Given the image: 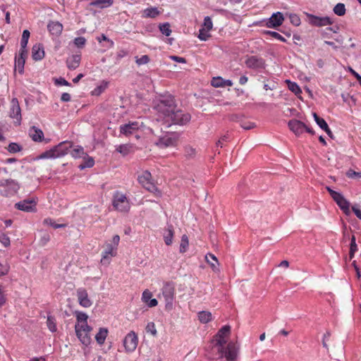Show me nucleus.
<instances>
[{"instance_id": "nucleus-1", "label": "nucleus", "mask_w": 361, "mask_h": 361, "mask_svg": "<svg viewBox=\"0 0 361 361\" xmlns=\"http://www.w3.org/2000/svg\"><path fill=\"white\" fill-rule=\"evenodd\" d=\"M231 333V326L225 325L222 326L214 336L212 339L213 348L216 349L220 357H225L228 361H234L237 357V348L233 342L228 343L224 348V345L227 343V338Z\"/></svg>"}, {"instance_id": "nucleus-2", "label": "nucleus", "mask_w": 361, "mask_h": 361, "mask_svg": "<svg viewBox=\"0 0 361 361\" xmlns=\"http://www.w3.org/2000/svg\"><path fill=\"white\" fill-rule=\"evenodd\" d=\"M178 107L176 99L171 94L162 95L154 105V109L163 116L164 121Z\"/></svg>"}, {"instance_id": "nucleus-3", "label": "nucleus", "mask_w": 361, "mask_h": 361, "mask_svg": "<svg viewBox=\"0 0 361 361\" xmlns=\"http://www.w3.org/2000/svg\"><path fill=\"white\" fill-rule=\"evenodd\" d=\"M191 120V115L189 113H185L178 107L165 120L167 127L172 125L185 126Z\"/></svg>"}, {"instance_id": "nucleus-4", "label": "nucleus", "mask_w": 361, "mask_h": 361, "mask_svg": "<svg viewBox=\"0 0 361 361\" xmlns=\"http://www.w3.org/2000/svg\"><path fill=\"white\" fill-rule=\"evenodd\" d=\"M0 194L4 197H12L20 189L19 183L11 178L0 180Z\"/></svg>"}, {"instance_id": "nucleus-5", "label": "nucleus", "mask_w": 361, "mask_h": 361, "mask_svg": "<svg viewBox=\"0 0 361 361\" xmlns=\"http://www.w3.org/2000/svg\"><path fill=\"white\" fill-rule=\"evenodd\" d=\"M151 173L145 171L141 176H138V182L149 192H152L157 197H161V192L155 184L151 181Z\"/></svg>"}, {"instance_id": "nucleus-6", "label": "nucleus", "mask_w": 361, "mask_h": 361, "mask_svg": "<svg viewBox=\"0 0 361 361\" xmlns=\"http://www.w3.org/2000/svg\"><path fill=\"white\" fill-rule=\"evenodd\" d=\"M161 292L165 301L166 310H172L175 295L174 283L173 282L165 283L162 288Z\"/></svg>"}, {"instance_id": "nucleus-7", "label": "nucleus", "mask_w": 361, "mask_h": 361, "mask_svg": "<svg viewBox=\"0 0 361 361\" xmlns=\"http://www.w3.org/2000/svg\"><path fill=\"white\" fill-rule=\"evenodd\" d=\"M178 138V133L167 132L164 135L159 137L155 144L159 148L175 147L177 145Z\"/></svg>"}, {"instance_id": "nucleus-8", "label": "nucleus", "mask_w": 361, "mask_h": 361, "mask_svg": "<svg viewBox=\"0 0 361 361\" xmlns=\"http://www.w3.org/2000/svg\"><path fill=\"white\" fill-rule=\"evenodd\" d=\"M326 190L343 213L346 215L350 214V203L345 200L343 195L341 193L332 190L329 187H327Z\"/></svg>"}, {"instance_id": "nucleus-9", "label": "nucleus", "mask_w": 361, "mask_h": 361, "mask_svg": "<svg viewBox=\"0 0 361 361\" xmlns=\"http://www.w3.org/2000/svg\"><path fill=\"white\" fill-rule=\"evenodd\" d=\"M113 206L116 209L122 212H128L130 209V205L126 196L125 195L120 194L118 192H116L114 195Z\"/></svg>"}, {"instance_id": "nucleus-10", "label": "nucleus", "mask_w": 361, "mask_h": 361, "mask_svg": "<svg viewBox=\"0 0 361 361\" xmlns=\"http://www.w3.org/2000/svg\"><path fill=\"white\" fill-rule=\"evenodd\" d=\"M15 208L25 212H35L37 211V200L35 198H27L15 204Z\"/></svg>"}, {"instance_id": "nucleus-11", "label": "nucleus", "mask_w": 361, "mask_h": 361, "mask_svg": "<svg viewBox=\"0 0 361 361\" xmlns=\"http://www.w3.org/2000/svg\"><path fill=\"white\" fill-rule=\"evenodd\" d=\"M138 343V338L135 331H131L129 332L123 339V345L126 352H133Z\"/></svg>"}, {"instance_id": "nucleus-12", "label": "nucleus", "mask_w": 361, "mask_h": 361, "mask_svg": "<svg viewBox=\"0 0 361 361\" xmlns=\"http://www.w3.org/2000/svg\"><path fill=\"white\" fill-rule=\"evenodd\" d=\"M119 128L120 133L126 137L135 135L136 138L138 139L140 137V136L137 135V132L139 130V123L136 121L121 125Z\"/></svg>"}, {"instance_id": "nucleus-13", "label": "nucleus", "mask_w": 361, "mask_h": 361, "mask_svg": "<svg viewBox=\"0 0 361 361\" xmlns=\"http://www.w3.org/2000/svg\"><path fill=\"white\" fill-rule=\"evenodd\" d=\"M10 117L16 119L18 125L20 124L22 120L21 109L17 98L14 97L11 102Z\"/></svg>"}, {"instance_id": "nucleus-14", "label": "nucleus", "mask_w": 361, "mask_h": 361, "mask_svg": "<svg viewBox=\"0 0 361 361\" xmlns=\"http://www.w3.org/2000/svg\"><path fill=\"white\" fill-rule=\"evenodd\" d=\"M78 300L80 306L83 307H90L92 306V302L88 298V293L85 288H79L76 291Z\"/></svg>"}, {"instance_id": "nucleus-15", "label": "nucleus", "mask_w": 361, "mask_h": 361, "mask_svg": "<svg viewBox=\"0 0 361 361\" xmlns=\"http://www.w3.org/2000/svg\"><path fill=\"white\" fill-rule=\"evenodd\" d=\"M288 127L290 130L296 135L300 136L302 134L305 129L306 125L300 121L296 119H292L289 121Z\"/></svg>"}, {"instance_id": "nucleus-16", "label": "nucleus", "mask_w": 361, "mask_h": 361, "mask_svg": "<svg viewBox=\"0 0 361 361\" xmlns=\"http://www.w3.org/2000/svg\"><path fill=\"white\" fill-rule=\"evenodd\" d=\"M72 146L71 142L64 141L54 147L56 157H61L67 154L71 151Z\"/></svg>"}, {"instance_id": "nucleus-17", "label": "nucleus", "mask_w": 361, "mask_h": 361, "mask_svg": "<svg viewBox=\"0 0 361 361\" xmlns=\"http://www.w3.org/2000/svg\"><path fill=\"white\" fill-rule=\"evenodd\" d=\"M310 23L317 27H322L332 25L333 21L329 17H318L313 15L309 16Z\"/></svg>"}, {"instance_id": "nucleus-18", "label": "nucleus", "mask_w": 361, "mask_h": 361, "mask_svg": "<svg viewBox=\"0 0 361 361\" xmlns=\"http://www.w3.org/2000/svg\"><path fill=\"white\" fill-rule=\"evenodd\" d=\"M284 20L283 14L281 12L274 13L268 20L267 26L270 28H276L282 25Z\"/></svg>"}, {"instance_id": "nucleus-19", "label": "nucleus", "mask_w": 361, "mask_h": 361, "mask_svg": "<svg viewBox=\"0 0 361 361\" xmlns=\"http://www.w3.org/2000/svg\"><path fill=\"white\" fill-rule=\"evenodd\" d=\"M27 55V51L20 50L19 56L18 57H15V68H18L20 74H23L24 73V66Z\"/></svg>"}, {"instance_id": "nucleus-20", "label": "nucleus", "mask_w": 361, "mask_h": 361, "mask_svg": "<svg viewBox=\"0 0 361 361\" xmlns=\"http://www.w3.org/2000/svg\"><path fill=\"white\" fill-rule=\"evenodd\" d=\"M45 53L42 44H35L32 48V58L34 61H41L44 57Z\"/></svg>"}, {"instance_id": "nucleus-21", "label": "nucleus", "mask_w": 361, "mask_h": 361, "mask_svg": "<svg viewBox=\"0 0 361 361\" xmlns=\"http://www.w3.org/2000/svg\"><path fill=\"white\" fill-rule=\"evenodd\" d=\"M63 25L59 21L51 20L48 23L47 29L51 35L59 37L63 31Z\"/></svg>"}, {"instance_id": "nucleus-22", "label": "nucleus", "mask_w": 361, "mask_h": 361, "mask_svg": "<svg viewBox=\"0 0 361 361\" xmlns=\"http://www.w3.org/2000/svg\"><path fill=\"white\" fill-rule=\"evenodd\" d=\"M250 68L263 70L265 68V61L259 56H250Z\"/></svg>"}, {"instance_id": "nucleus-23", "label": "nucleus", "mask_w": 361, "mask_h": 361, "mask_svg": "<svg viewBox=\"0 0 361 361\" xmlns=\"http://www.w3.org/2000/svg\"><path fill=\"white\" fill-rule=\"evenodd\" d=\"M152 293L146 289L143 291L142 295V300L149 307H154L157 305L158 301L155 298H152Z\"/></svg>"}, {"instance_id": "nucleus-24", "label": "nucleus", "mask_w": 361, "mask_h": 361, "mask_svg": "<svg viewBox=\"0 0 361 361\" xmlns=\"http://www.w3.org/2000/svg\"><path fill=\"white\" fill-rule=\"evenodd\" d=\"M29 135L34 142H39L44 140L43 131L35 126L30 128L29 130Z\"/></svg>"}, {"instance_id": "nucleus-25", "label": "nucleus", "mask_w": 361, "mask_h": 361, "mask_svg": "<svg viewBox=\"0 0 361 361\" xmlns=\"http://www.w3.org/2000/svg\"><path fill=\"white\" fill-rule=\"evenodd\" d=\"M81 56L79 54H74L66 60V66L68 69L75 70L79 66Z\"/></svg>"}, {"instance_id": "nucleus-26", "label": "nucleus", "mask_w": 361, "mask_h": 361, "mask_svg": "<svg viewBox=\"0 0 361 361\" xmlns=\"http://www.w3.org/2000/svg\"><path fill=\"white\" fill-rule=\"evenodd\" d=\"M313 117L314 118L315 122L323 130H324L328 135L331 136V130L329 128L328 124L325 121V120L322 118H320L316 113H313Z\"/></svg>"}, {"instance_id": "nucleus-27", "label": "nucleus", "mask_w": 361, "mask_h": 361, "mask_svg": "<svg viewBox=\"0 0 361 361\" xmlns=\"http://www.w3.org/2000/svg\"><path fill=\"white\" fill-rule=\"evenodd\" d=\"M173 235V226L171 224H168L164 233V240L166 245H171L172 244Z\"/></svg>"}, {"instance_id": "nucleus-28", "label": "nucleus", "mask_w": 361, "mask_h": 361, "mask_svg": "<svg viewBox=\"0 0 361 361\" xmlns=\"http://www.w3.org/2000/svg\"><path fill=\"white\" fill-rule=\"evenodd\" d=\"M77 337L79 338L80 342L87 346L91 343V337L88 333L85 331H81L80 329H75Z\"/></svg>"}, {"instance_id": "nucleus-29", "label": "nucleus", "mask_w": 361, "mask_h": 361, "mask_svg": "<svg viewBox=\"0 0 361 361\" xmlns=\"http://www.w3.org/2000/svg\"><path fill=\"white\" fill-rule=\"evenodd\" d=\"M109 330L107 328L101 327L98 333L95 335V340L99 345H102L108 336Z\"/></svg>"}, {"instance_id": "nucleus-30", "label": "nucleus", "mask_w": 361, "mask_h": 361, "mask_svg": "<svg viewBox=\"0 0 361 361\" xmlns=\"http://www.w3.org/2000/svg\"><path fill=\"white\" fill-rule=\"evenodd\" d=\"M161 12L158 10L157 7H149L145 8L143 11V15L142 16L144 18H157Z\"/></svg>"}, {"instance_id": "nucleus-31", "label": "nucleus", "mask_w": 361, "mask_h": 361, "mask_svg": "<svg viewBox=\"0 0 361 361\" xmlns=\"http://www.w3.org/2000/svg\"><path fill=\"white\" fill-rule=\"evenodd\" d=\"M205 258H206L207 262L209 264H210L211 267L213 271H219V268L216 266V264L219 265V262H218V259L215 255H214L213 254L209 253L206 255Z\"/></svg>"}, {"instance_id": "nucleus-32", "label": "nucleus", "mask_w": 361, "mask_h": 361, "mask_svg": "<svg viewBox=\"0 0 361 361\" xmlns=\"http://www.w3.org/2000/svg\"><path fill=\"white\" fill-rule=\"evenodd\" d=\"M30 32L28 30H24L22 34V37L20 40V49L24 51H27L26 49L27 44L28 43V39L30 38Z\"/></svg>"}, {"instance_id": "nucleus-33", "label": "nucleus", "mask_w": 361, "mask_h": 361, "mask_svg": "<svg viewBox=\"0 0 361 361\" xmlns=\"http://www.w3.org/2000/svg\"><path fill=\"white\" fill-rule=\"evenodd\" d=\"M109 82L102 80L101 84L97 86L91 92L92 96H99L107 87Z\"/></svg>"}, {"instance_id": "nucleus-34", "label": "nucleus", "mask_w": 361, "mask_h": 361, "mask_svg": "<svg viewBox=\"0 0 361 361\" xmlns=\"http://www.w3.org/2000/svg\"><path fill=\"white\" fill-rule=\"evenodd\" d=\"M113 3L114 0H94L90 4L103 8L111 6Z\"/></svg>"}, {"instance_id": "nucleus-35", "label": "nucleus", "mask_w": 361, "mask_h": 361, "mask_svg": "<svg viewBox=\"0 0 361 361\" xmlns=\"http://www.w3.org/2000/svg\"><path fill=\"white\" fill-rule=\"evenodd\" d=\"M198 319L200 321V322L206 324L212 320V315L209 312L202 311L198 313Z\"/></svg>"}, {"instance_id": "nucleus-36", "label": "nucleus", "mask_w": 361, "mask_h": 361, "mask_svg": "<svg viewBox=\"0 0 361 361\" xmlns=\"http://www.w3.org/2000/svg\"><path fill=\"white\" fill-rule=\"evenodd\" d=\"M233 120L238 123L243 129L248 130V124L244 115L236 114L233 116Z\"/></svg>"}, {"instance_id": "nucleus-37", "label": "nucleus", "mask_w": 361, "mask_h": 361, "mask_svg": "<svg viewBox=\"0 0 361 361\" xmlns=\"http://www.w3.org/2000/svg\"><path fill=\"white\" fill-rule=\"evenodd\" d=\"M47 325L51 332L54 333L57 331L56 322L54 317L51 315L47 316Z\"/></svg>"}, {"instance_id": "nucleus-38", "label": "nucleus", "mask_w": 361, "mask_h": 361, "mask_svg": "<svg viewBox=\"0 0 361 361\" xmlns=\"http://www.w3.org/2000/svg\"><path fill=\"white\" fill-rule=\"evenodd\" d=\"M160 32L165 36L169 37L171 34V25L169 23H160L159 25Z\"/></svg>"}, {"instance_id": "nucleus-39", "label": "nucleus", "mask_w": 361, "mask_h": 361, "mask_svg": "<svg viewBox=\"0 0 361 361\" xmlns=\"http://www.w3.org/2000/svg\"><path fill=\"white\" fill-rule=\"evenodd\" d=\"M288 89L293 92L295 95H299L302 93V90L299 85L294 82H290V80H287Z\"/></svg>"}, {"instance_id": "nucleus-40", "label": "nucleus", "mask_w": 361, "mask_h": 361, "mask_svg": "<svg viewBox=\"0 0 361 361\" xmlns=\"http://www.w3.org/2000/svg\"><path fill=\"white\" fill-rule=\"evenodd\" d=\"M74 314L76 317L78 324H85L87 322L88 316L86 313L80 311H75Z\"/></svg>"}, {"instance_id": "nucleus-41", "label": "nucleus", "mask_w": 361, "mask_h": 361, "mask_svg": "<svg viewBox=\"0 0 361 361\" xmlns=\"http://www.w3.org/2000/svg\"><path fill=\"white\" fill-rule=\"evenodd\" d=\"M188 245H189V241H188V238L186 235H183L182 237H181V241H180V250H179V252L180 253H184L186 252L188 247Z\"/></svg>"}, {"instance_id": "nucleus-42", "label": "nucleus", "mask_w": 361, "mask_h": 361, "mask_svg": "<svg viewBox=\"0 0 361 361\" xmlns=\"http://www.w3.org/2000/svg\"><path fill=\"white\" fill-rule=\"evenodd\" d=\"M43 223H44V224L49 225V226L53 227L54 228H64L66 226V225L64 224H56L54 221V220L51 218L44 219L43 221Z\"/></svg>"}, {"instance_id": "nucleus-43", "label": "nucleus", "mask_w": 361, "mask_h": 361, "mask_svg": "<svg viewBox=\"0 0 361 361\" xmlns=\"http://www.w3.org/2000/svg\"><path fill=\"white\" fill-rule=\"evenodd\" d=\"M334 12L338 16H343L345 13V5L342 3L337 4L334 8Z\"/></svg>"}, {"instance_id": "nucleus-44", "label": "nucleus", "mask_w": 361, "mask_h": 361, "mask_svg": "<svg viewBox=\"0 0 361 361\" xmlns=\"http://www.w3.org/2000/svg\"><path fill=\"white\" fill-rule=\"evenodd\" d=\"M94 164V160L92 157H87V159H85L83 163L79 165V168L80 169H84L85 168H91Z\"/></svg>"}, {"instance_id": "nucleus-45", "label": "nucleus", "mask_w": 361, "mask_h": 361, "mask_svg": "<svg viewBox=\"0 0 361 361\" xmlns=\"http://www.w3.org/2000/svg\"><path fill=\"white\" fill-rule=\"evenodd\" d=\"M23 149V147L21 145L16 142H11L7 147V150L10 153H16L19 152Z\"/></svg>"}, {"instance_id": "nucleus-46", "label": "nucleus", "mask_w": 361, "mask_h": 361, "mask_svg": "<svg viewBox=\"0 0 361 361\" xmlns=\"http://www.w3.org/2000/svg\"><path fill=\"white\" fill-rule=\"evenodd\" d=\"M39 159L57 158L54 147L47 150L39 156Z\"/></svg>"}, {"instance_id": "nucleus-47", "label": "nucleus", "mask_w": 361, "mask_h": 361, "mask_svg": "<svg viewBox=\"0 0 361 361\" xmlns=\"http://www.w3.org/2000/svg\"><path fill=\"white\" fill-rule=\"evenodd\" d=\"M357 246L355 243V237L354 235L352 236L350 245V252L349 257L350 259H353L354 257L355 252L357 251Z\"/></svg>"}, {"instance_id": "nucleus-48", "label": "nucleus", "mask_w": 361, "mask_h": 361, "mask_svg": "<svg viewBox=\"0 0 361 361\" xmlns=\"http://www.w3.org/2000/svg\"><path fill=\"white\" fill-rule=\"evenodd\" d=\"M212 27L213 23L211 18L209 16L204 17L202 29L207 30V31H210Z\"/></svg>"}, {"instance_id": "nucleus-49", "label": "nucleus", "mask_w": 361, "mask_h": 361, "mask_svg": "<svg viewBox=\"0 0 361 361\" xmlns=\"http://www.w3.org/2000/svg\"><path fill=\"white\" fill-rule=\"evenodd\" d=\"M211 85L214 87H224V79L220 77H214L211 81Z\"/></svg>"}, {"instance_id": "nucleus-50", "label": "nucleus", "mask_w": 361, "mask_h": 361, "mask_svg": "<svg viewBox=\"0 0 361 361\" xmlns=\"http://www.w3.org/2000/svg\"><path fill=\"white\" fill-rule=\"evenodd\" d=\"M71 155L74 158H80L85 154L84 149L82 147H78L70 151Z\"/></svg>"}, {"instance_id": "nucleus-51", "label": "nucleus", "mask_w": 361, "mask_h": 361, "mask_svg": "<svg viewBox=\"0 0 361 361\" xmlns=\"http://www.w3.org/2000/svg\"><path fill=\"white\" fill-rule=\"evenodd\" d=\"M229 140H230V136L228 134L221 136L220 137V139L216 142V147L217 148H219V147L222 148L225 145V143L228 142Z\"/></svg>"}, {"instance_id": "nucleus-52", "label": "nucleus", "mask_w": 361, "mask_h": 361, "mask_svg": "<svg viewBox=\"0 0 361 361\" xmlns=\"http://www.w3.org/2000/svg\"><path fill=\"white\" fill-rule=\"evenodd\" d=\"M75 329H80L81 331H85L89 334L90 331L92 330V328L87 324V322L85 324H76L75 325Z\"/></svg>"}, {"instance_id": "nucleus-53", "label": "nucleus", "mask_w": 361, "mask_h": 361, "mask_svg": "<svg viewBox=\"0 0 361 361\" xmlns=\"http://www.w3.org/2000/svg\"><path fill=\"white\" fill-rule=\"evenodd\" d=\"M0 242L6 247L10 246L11 245V240L9 237L4 233H0Z\"/></svg>"}, {"instance_id": "nucleus-54", "label": "nucleus", "mask_w": 361, "mask_h": 361, "mask_svg": "<svg viewBox=\"0 0 361 361\" xmlns=\"http://www.w3.org/2000/svg\"><path fill=\"white\" fill-rule=\"evenodd\" d=\"M338 27H326L324 30L322 31V37L324 38H329L330 32H332L336 33L338 32Z\"/></svg>"}, {"instance_id": "nucleus-55", "label": "nucleus", "mask_w": 361, "mask_h": 361, "mask_svg": "<svg viewBox=\"0 0 361 361\" xmlns=\"http://www.w3.org/2000/svg\"><path fill=\"white\" fill-rule=\"evenodd\" d=\"M199 32L198 38L202 41H207L211 37L208 33L209 31H207V30L200 28Z\"/></svg>"}, {"instance_id": "nucleus-56", "label": "nucleus", "mask_w": 361, "mask_h": 361, "mask_svg": "<svg viewBox=\"0 0 361 361\" xmlns=\"http://www.w3.org/2000/svg\"><path fill=\"white\" fill-rule=\"evenodd\" d=\"M86 43V39L84 37H78L74 39V44L78 48H82Z\"/></svg>"}, {"instance_id": "nucleus-57", "label": "nucleus", "mask_w": 361, "mask_h": 361, "mask_svg": "<svg viewBox=\"0 0 361 361\" xmlns=\"http://www.w3.org/2000/svg\"><path fill=\"white\" fill-rule=\"evenodd\" d=\"M54 84L58 86H71V83L68 82L65 78L59 77L54 79Z\"/></svg>"}, {"instance_id": "nucleus-58", "label": "nucleus", "mask_w": 361, "mask_h": 361, "mask_svg": "<svg viewBox=\"0 0 361 361\" xmlns=\"http://www.w3.org/2000/svg\"><path fill=\"white\" fill-rule=\"evenodd\" d=\"M266 34L270 35L271 37H272L281 42H285L286 41V39L282 35H281L279 33H278L276 32L267 31Z\"/></svg>"}, {"instance_id": "nucleus-59", "label": "nucleus", "mask_w": 361, "mask_h": 361, "mask_svg": "<svg viewBox=\"0 0 361 361\" xmlns=\"http://www.w3.org/2000/svg\"><path fill=\"white\" fill-rule=\"evenodd\" d=\"M10 269V266L7 263H0V277L6 275Z\"/></svg>"}, {"instance_id": "nucleus-60", "label": "nucleus", "mask_w": 361, "mask_h": 361, "mask_svg": "<svg viewBox=\"0 0 361 361\" xmlns=\"http://www.w3.org/2000/svg\"><path fill=\"white\" fill-rule=\"evenodd\" d=\"M149 61V57L147 55H142L140 58H136V63L138 66L144 65Z\"/></svg>"}, {"instance_id": "nucleus-61", "label": "nucleus", "mask_w": 361, "mask_h": 361, "mask_svg": "<svg viewBox=\"0 0 361 361\" xmlns=\"http://www.w3.org/2000/svg\"><path fill=\"white\" fill-rule=\"evenodd\" d=\"M146 331L150 332L153 336H157V331L153 322H149L146 326Z\"/></svg>"}, {"instance_id": "nucleus-62", "label": "nucleus", "mask_w": 361, "mask_h": 361, "mask_svg": "<svg viewBox=\"0 0 361 361\" xmlns=\"http://www.w3.org/2000/svg\"><path fill=\"white\" fill-rule=\"evenodd\" d=\"M50 240V235L49 233H44L43 235L40 238L39 245L41 246H44Z\"/></svg>"}, {"instance_id": "nucleus-63", "label": "nucleus", "mask_w": 361, "mask_h": 361, "mask_svg": "<svg viewBox=\"0 0 361 361\" xmlns=\"http://www.w3.org/2000/svg\"><path fill=\"white\" fill-rule=\"evenodd\" d=\"M290 20L293 25L298 26L300 24V19L296 14H290Z\"/></svg>"}, {"instance_id": "nucleus-64", "label": "nucleus", "mask_w": 361, "mask_h": 361, "mask_svg": "<svg viewBox=\"0 0 361 361\" xmlns=\"http://www.w3.org/2000/svg\"><path fill=\"white\" fill-rule=\"evenodd\" d=\"M346 176L350 178H361V173L350 169L347 171Z\"/></svg>"}]
</instances>
